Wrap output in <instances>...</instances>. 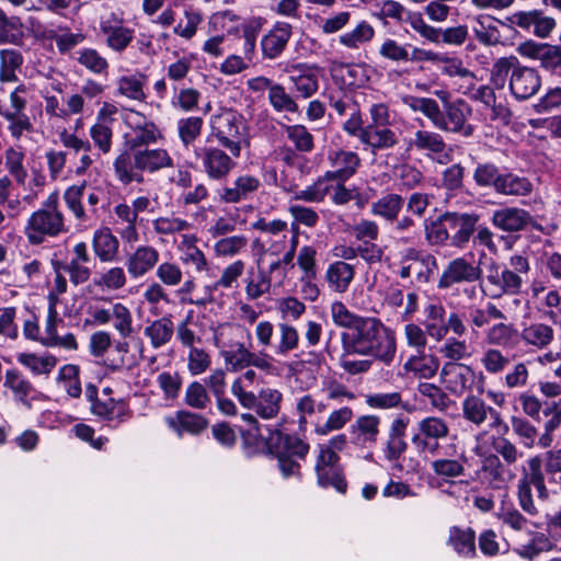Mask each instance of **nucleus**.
<instances>
[{
    "mask_svg": "<svg viewBox=\"0 0 561 561\" xmlns=\"http://www.w3.org/2000/svg\"><path fill=\"white\" fill-rule=\"evenodd\" d=\"M341 345L345 355L373 357L390 364L397 352L394 332L376 317H365L351 331L342 332Z\"/></svg>",
    "mask_w": 561,
    "mask_h": 561,
    "instance_id": "obj_1",
    "label": "nucleus"
},
{
    "mask_svg": "<svg viewBox=\"0 0 561 561\" xmlns=\"http://www.w3.org/2000/svg\"><path fill=\"white\" fill-rule=\"evenodd\" d=\"M490 81L497 89H503L508 83L511 94L519 101L528 100L541 88L539 72L522 65L514 55L494 61L490 70Z\"/></svg>",
    "mask_w": 561,
    "mask_h": 561,
    "instance_id": "obj_2",
    "label": "nucleus"
},
{
    "mask_svg": "<svg viewBox=\"0 0 561 561\" xmlns=\"http://www.w3.org/2000/svg\"><path fill=\"white\" fill-rule=\"evenodd\" d=\"M174 167V160L168 149L157 147L138 148L131 156L124 152L114 161L117 180L125 184L142 183L144 174H154Z\"/></svg>",
    "mask_w": 561,
    "mask_h": 561,
    "instance_id": "obj_3",
    "label": "nucleus"
},
{
    "mask_svg": "<svg viewBox=\"0 0 561 561\" xmlns=\"http://www.w3.org/2000/svg\"><path fill=\"white\" fill-rule=\"evenodd\" d=\"M210 133L229 152L239 158L241 150L250 146L249 127L244 117L231 108L221 110L210 117Z\"/></svg>",
    "mask_w": 561,
    "mask_h": 561,
    "instance_id": "obj_4",
    "label": "nucleus"
},
{
    "mask_svg": "<svg viewBox=\"0 0 561 561\" xmlns=\"http://www.w3.org/2000/svg\"><path fill=\"white\" fill-rule=\"evenodd\" d=\"M450 426L447 420L440 416H425L416 423V432L411 437V442L419 454L428 456H456L457 444L450 443L442 445L440 440L448 437Z\"/></svg>",
    "mask_w": 561,
    "mask_h": 561,
    "instance_id": "obj_5",
    "label": "nucleus"
},
{
    "mask_svg": "<svg viewBox=\"0 0 561 561\" xmlns=\"http://www.w3.org/2000/svg\"><path fill=\"white\" fill-rule=\"evenodd\" d=\"M66 231L62 213L57 208V195L48 197L45 208L34 211L27 219L25 236L31 244L37 245L47 237L55 238Z\"/></svg>",
    "mask_w": 561,
    "mask_h": 561,
    "instance_id": "obj_6",
    "label": "nucleus"
},
{
    "mask_svg": "<svg viewBox=\"0 0 561 561\" xmlns=\"http://www.w3.org/2000/svg\"><path fill=\"white\" fill-rule=\"evenodd\" d=\"M424 329L431 339L440 342L451 333L456 336H463L467 333V325L457 312L446 314L442 304H428L424 308Z\"/></svg>",
    "mask_w": 561,
    "mask_h": 561,
    "instance_id": "obj_7",
    "label": "nucleus"
},
{
    "mask_svg": "<svg viewBox=\"0 0 561 561\" xmlns=\"http://www.w3.org/2000/svg\"><path fill=\"white\" fill-rule=\"evenodd\" d=\"M220 355L228 369L234 373L249 367L270 373L274 367L271 355L266 352L255 353L251 345L247 346L243 342L236 343L230 350L221 351Z\"/></svg>",
    "mask_w": 561,
    "mask_h": 561,
    "instance_id": "obj_8",
    "label": "nucleus"
},
{
    "mask_svg": "<svg viewBox=\"0 0 561 561\" xmlns=\"http://www.w3.org/2000/svg\"><path fill=\"white\" fill-rule=\"evenodd\" d=\"M194 153L201 161L206 176L213 181L226 180L237 167V158L219 147L196 148Z\"/></svg>",
    "mask_w": 561,
    "mask_h": 561,
    "instance_id": "obj_9",
    "label": "nucleus"
},
{
    "mask_svg": "<svg viewBox=\"0 0 561 561\" xmlns=\"http://www.w3.org/2000/svg\"><path fill=\"white\" fill-rule=\"evenodd\" d=\"M411 28L424 39L438 44L440 41L448 45H462L468 37V27L457 25L445 30L430 25L422 14H412L410 16Z\"/></svg>",
    "mask_w": 561,
    "mask_h": 561,
    "instance_id": "obj_10",
    "label": "nucleus"
},
{
    "mask_svg": "<svg viewBox=\"0 0 561 561\" xmlns=\"http://www.w3.org/2000/svg\"><path fill=\"white\" fill-rule=\"evenodd\" d=\"M239 403L247 410H253L262 420H274L280 413L283 393L276 388H262L257 393L247 396Z\"/></svg>",
    "mask_w": 561,
    "mask_h": 561,
    "instance_id": "obj_11",
    "label": "nucleus"
},
{
    "mask_svg": "<svg viewBox=\"0 0 561 561\" xmlns=\"http://www.w3.org/2000/svg\"><path fill=\"white\" fill-rule=\"evenodd\" d=\"M461 411L463 419L476 426H481L490 419L492 428L503 427L504 432L508 431V426L504 423L501 413L479 396L469 394L465 398Z\"/></svg>",
    "mask_w": 561,
    "mask_h": 561,
    "instance_id": "obj_12",
    "label": "nucleus"
},
{
    "mask_svg": "<svg viewBox=\"0 0 561 561\" xmlns=\"http://www.w3.org/2000/svg\"><path fill=\"white\" fill-rule=\"evenodd\" d=\"M489 296L500 298L504 295H518L522 291L524 280L517 273L505 267L501 270L492 264L485 277Z\"/></svg>",
    "mask_w": 561,
    "mask_h": 561,
    "instance_id": "obj_13",
    "label": "nucleus"
},
{
    "mask_svg": "<svg viewBox=\"0 0 561 561\" xmlns=\"http://www.w3.org/2000/svg\"><path fill=\"white\" fill-rule=\"evenodd\" d=\"M439 377L444 387L456 396L471 391L476 382L472 367L460 363H444Z\"/></svg>",
    "mask_w": 561,
    "mask_h": 561,
    "instance_id": "obj_14",
    "label": "nucleus"
},
{
    "mask_svg": "<svg viewBox=\"0 0 561 561\" xmlns=\"http://www.w3.org/2000/svg\"><path fill=\"white\" fill-rule=\"evenodd\" d=\"M400 264L399 275L401 278L415 276L422 283L428 282L431 275L437 268V262L433 255H423L414 248H409L404 251Z\"/></svg>",
    "mask_w": 561,
    "mask_h": 561,
    "instance_id": "obj_15",
    "label": "nucleus"
},
{
    "mask_svg": "<svg viewBox=\"0 0 561 561\" xmlns=\"http://www.w3.org/2000/svg\"><path fill=\"white\" fill-rule=\"evenodd\" d=\"M261 187L260 178L250 173H240L229 184L218 190V197L225 204H238L251 199Z\"/></svg>",
    "mask_w": 561,
    "mask_h": 561,
    "instance_id": "obj_16",
    "label": "nucleus"
},
{
    "mask_svg": "<svg viewBox=\"0 0 561 561\" xmlns=\"http://www.w3.org/2000/svg\"><path fill=\"white\" fill-rule=\"evenodd\" d=\"M470 113L471 108L463 100L447 103L443 105L442 116L436 128L447 133H459L468 137L473 131L472 126L467 124Z\"/></svg>",
    "mask_w": 561,
    "mask_h": 561,
    "instance_id": "obj_17",
    "label": "nucleus"
},
{
    "mask_svg": "<svg viewBox=\"0 0 561 561\" xmlns=\"http://www.w3.org/2000/svg\"><path fill=\"white\" fill-rule=\"evenodd\" d=\"M480 277L481 268L478 265L465 257H456L443 271L438 280V287L447 289L460 283H474Z\"/></svg>",
    "mask_w": 561,
    "mask_h": 561,
    "instance_id": "obj_18",
    "label": "nucleus"
},
{
    "mask_svg": "<svg viewBox=\"0 0 561 561\" xmlns=\"http://www.w3.org/2000/svg\"><path fill=\"white\" fill-rule=\"evenodd\" d=\"M293 36L291 24L277 21L261 38V50L264 59L274 60L286 49Z\"/></svg>",
    "mask_w": 561,
    "mask_h": 561,
    "instance_id": "obj_19",
    "label": "nucleus"
},
{
    "mask_svg": "<svg viewBox=\"0 0 561 561\" xmlns=\"http://www.w3.org/2000/svg\"><path fill=\"white\" fill-rule=\"evenodd\" d=\"M476 446L473 451L476 455H483L489 449V440L491 442V446L497 453V456H501L506 465H514L517 460L523 456L517 448V446L511 442L508 438L501 436L495 437L489 435L488 431H481L476 436Z\"/></svg>",
    "mask_w": 561,
    "mask_h": 561,
    "instance_id": "obj_20",
    "label": "nucleus"
},
{
    "mask_svg": "<svg viewBox=\"0 0 561 561\" xmlns=\"http://www.w3.org/2000/svg\"><path fill=\"white\" fill-rule=\"evenodd\" d=\"M519 337L524 346L535 351H545L554 343L556 330L549 323L531 321L523 324Z\"/></svg>",
    "mask_w": 561,
    "mask_h": 561,
    "instance_id": "obj_21",
    "label": "nucleus"
},
{
    "mask_svg": "<svg viewBox=\"0 0 561 561\" xmlns=\"http://www.w3.org/2000/svg\"><path fill=\"white\" fill-rule=\"evenodd\" d=\"M160 261L159 250L149 244L138 245L126 259V268L133 278H140L157 267Z\"/></svg>",
    "mask_w": 561,
    "mask_h": 561,
    "instance_id": "obj_22",
    "label": "nucleus"
},
{
    "mask_svg": "<svg viewBox=\"0 0 561 561\" xmlns=\"http://www.w3.org/2000/svg\"><path fill=\"white\" fill-rule=\"evenodd\" d=\"M245 263L242 260H236L228 265H226L216 282L211 285L207 286V295L201 299H188L191 304L197 306H205L206 304H210L215 301L213 296L214 290L218 289H231L238 286V282L240 277L244 274Z\"/></svg>",
    "mask_w": 561,
    "mask_h": 561,
    "instance_id": "obj_23",
    "label": "nucleus"
},
{
    "mask_svg": "<svg viewBox=\"0 0 561 561\" xmlns=\"http://www.w3.org/2000/svg\"><path fill=\"white\" fill-rule=\"evenodd\" d=\"M266 445L274 454H285L287 457L306 459L310 446L308 443L295 435L283 434L275 430L270 432Z\"/></svg>",
    "mask_w": 561,
    "mask_h": 561,
    "instance_id": "obj_24",
    "label": "nucleus"
},
{
    "mask_svg": "<svg viewBox=\"0 0 561 561\" xmlns=\"http://www.w3.org/2000/svg\"><path fill=\"white\" fill-rule=\"evenodd\" d=\"M491 222L504 232H519L533 222V217L523 208L506 206L493 211Z\"/></svg>",
    "mask_w": 561,
    "mask_h": 561,
    "instance_id": "obj_25",
    "label": "nucleus"
},
{
    "mask_svg": "<svg viewBox=\"0 0 561 561\" xmlns=\"http://www.w3.org/2000/svg\"><path fill=\"white\" fill-rule=\"evenodd\" d=\"M133 113L139 116L141 121L131 127V137L128 140L131 152L137 151L138 148L150 147V145L164 139L161 129L154 122L147 119L140 112L133 111Z\"/></svg>",
    "mask_w": 561,
    "mask_h": 561,
    "instance_id": "obj_26",
    "label": "nucleus"
},
{
    "mask_svg": "<svg viewBox=\"0 0 561 561\" xmlns=\"http://www.w3.org/2000/svg\"><path fill=\"white\" fill-rule=\"evenodd\" d=\"M319 72L317 66L295 65L289 70V80L296 92L304 99L312 96L319 89Z\"/></svg>",
    "mask_w": 561,
    "mask_h": 561,
    "instance_id": "obj_27",
    "label": "nucleus"
},
{
    "mask_svg": "<svg viewBox=\"0 0 561 561\" xmlns=\"http://www.w3.org/2000/svg\"><path fill=\"white\" fill-rule=\"evenodd\" d=\"M175 334V324L171 314L147 321L144 336L148 339L153 350H160L171 343Z\"/></svg>",
    "mask_w": 561,
    "mask_h": 561,
    "instance_id": "obj_28",
    "label": "nucleus"
},
{
    "mask_svg": "<svg viewBox=\"0 0 561 561\" xmlns=\"http://www.w3.org/2000/svg\"><path fill=\"white\" fill-rule=\"evenodd\" d=\"M381 420L375 414H365L356 417L350 426L353 444L365 447L377 442L380 434Z\"/></svg>",
    "mask_w": 561,
    "mask_h": 561,
    "instance_id": "obj_29",
    "label": "nucleus"
},
{
    "mask_svg": "<svg viewBox=\"0 0 561 561\" xmlns=\"http://www.w3.org/2000/svg\"><path fill=\"white\" fill-rule=\"evenodd\" d=\"M328 159L333 171L325 173L327 179L331 180H347L357 170L360 159L357 153L353 151H345L342 149L332 150L329 152Z\"/></svg>",
    "mask_w": 561,
    "mask_h": 561,
    "instance_id": "obj_30",
    "label": "nucleus"
},
{
    "mask_svg": "<svg viewBox=\"0 0 561 561\" xmlns=\"http://www.w3.org/2000/svg\"><path fill=\"white\" fill-rule=\"evenodd\" d=\"M92 250L100 262H115L119 254V240L110 228H100L93 233Z\"/></svg>",
    "mask_w": 561,
    "mask_h": 561,
    "instance_id": "obj_31",
    "label": "nucleus"
},
{
    "mask_svg": "<svg viewBox=\"0 0 561 561\" xmlns=\"http://www.w3.org/2000/svg\"><path fill=\"white\" fill-rule=\"evenodd\" d=\"M438 369V357L425 351L415 352L403 364L404 373L419 379H431L437 374Z\"/></svg>",
    "mask_w": 561,
    "mask_h": 561,
    "instance_id": "obj_32",
    "label": "nucleus"
},
{
    "mask_svg": "<svg viewBox=\"0 0 561 561\" xmlns=\"http://www.w3.org/2000/svg\"><path fill=\"white\" fill-rule=\"evenodd\" d=\"M362 144L376 153L394 148L399 144V137L389 126H365Z\"/></svg>",
    "mask_w": 561,
    "mask_h": 561,
    "instance_id": "obj_33",
    "label": "nucleus"
},
{
    "mask_svg": "<svg viewBox=\"0 0 561 561\" xmlns=\"http://www.w3.org/2000/svg\"><path fill=\"white\" fill-rule=\"evenodd\" d=\"M355 277L354 265L344 261L331 263L325 271V282L330 290L336 294H344L348 290Z\"/></svg>",
    "mask_w": 561,
    "mask_h": 561,
    "instance_id": "obj_34",
    "label": "nucleus"
},
{
    "mask_svg": "<svg viewBox=\"0 0 561 561\" xmlns=\"http://www.w3.org/2000/svg\"><path fill=\"white\" fill-rule=\"evenodd\" d=\"M444 219L448 221L453 244L458 247L468 242L478 222V216L473 214L447 213Z\"/></svg>",
    "mask_w": 561,
    "mask_h": 561,
    "instance_id": "obj_35",
    "label": "nucleus"
},
{
    "mask_svg": "<svg viewBox=\"0 0 561 561\" xmlns=\"http://www.w3.org/2000/svg\"><path fill=\"white\" fill-rule=\"evenodd\" d=\"M127 284V276L123 267L113 266L96 275L88 285L90 294H105L117 291Z\"/></svg>",
    "mask_w": 561,
    "mask_h": 561,
    "instance_id": "obj_36",
    "label": "nucleus"
},
{
    "mask_svg": "<svg viewBox=\"0 0 561 561\" xmlns=\"http://www.w3.org/2000/svg\"><path fill=\"white\" fill-rule=\"evenodd\" d=\"M433 457L431 469L436 477L447 480L465 474V462L467 461L465 451L458 453L457 450L454 457L444 454Z\"/></svg>",
    "mask_w": 561,
    "mask_h": 561,
    "instance_id": "obj_37",
    "label": "nucleus"
},
{
    "mask_svg": "<svg viewBox=\"0 0 561 561\" xmlns=\"http://www.w3.org/2000/svg\"><path fill=\"white\" fill-rule=\"evenodd\" d=\"M407 151L419 150L430 153H440L445 150L446 144L443 137L431 130L417 129L411 137H403Z\"/></svg>",
    "mask_w": 561,
    "mask_h": 561,
    "instance_id": "obj_38",
    "label": "nucleus"
},
{
    "mask_svg": "<svg viewBox=\"0 0 561 561\" xmlns=\"http://www.w3.org/2000/svg\"><path fill=\"white\" fill-rule=\"evenodd\" d=\"M146 81L147 77L141 72L121 76L116 80V94L128 100L144 102L147 98Z\"/></svg>",
    "mask_w": 561,
    "mask_h": 561,
    "instance_id": "obj_39",
    "label": "nucleus"
},
{
    "mask_svg": "<svg viewBox=\"0 0 561 561\" xmlns=\"http://www.w3.org/2000/svg\"><path fill=\"white\" fill-rule=\"evenodd\" d=\"M482 474L489 484L494 489L502 488L514 474L506 469L500 457L495 454L488 455L481 467Z\"/></svg>",
    "mask_w": 561,
    "mask_h": 561,
    "instance_id": "obj_40",
    "label": "nucleus"
},
{
    "mask_svg": "<svg viewBox=\"0 0 561 561\" xmlns=\"http://www.w3.org/2000/svg\"><path fill=\"white\" fill-rule=\"evenodd\" d=\"M447 543L460 557L473 558L476 556V534L470 527H450Z\"/></svg>",
    "mask_w": 561,
    "mask_h": 561,
    "instance_id": "obj_41",
    "label": "nucleus"
},
{
    "mask_svg": "<svg viewBox=\"0 0 561 561\" xmlns=\"http://www.w3.org/2000/svg\"><path fill=\"white\" fill-rule=\"evenodd\" d=\"M91 411L93 414L108 421L124 422L130 416V411L123 401H116L112 398L95 399L92 402Z\"/></svg>",
    "mask_w": 561,
    "mask_h": 561,
    "instance_id": "obj_42",
    "label": "nucleus"
},
{
    "mask_svg": "<svg viewBox=\"0 0 561 561\" xmlns=\"http://www.w3.org/2000/svg\"><path fill=\"white\" fill-rule=\"evenodd\" d=\"M533 183L525 176H518L513 173L501 175L496 183V193L507 196L525 197L531 194Z\"/></svg>",
    "mask_w": 561,
    "mask_h": 561,
    "instance_id": "obj_43",
    "label": "nucleus"
},
{
    "mask_svg": "<svg viewBox=\"0 0 561 561\" xmlns=\"http://www.w3.org/2000/svg\"><path fill=\"white\" fill-rule=\"evenodd\" d=\"M277 341L272 348L276 356L285 357L299 347L300 336L294 325L280 322L277 324Z\"/></svg>",
    "mask_w": 561,
    "mask_h": 561,
    "instance_id": "obj_44",
    "label": "nucleus"
},
{
    "mask_svg": "<svg viewBox=\"0 0 561 561\" xmlns=\"http://www.w3.org/2000/svg\"><path fill=\"white\" fill-rule=\"evenodd\" d=\"M354 417V411L350 407H342L331 411L322 424L314 426V433L319 436H327L332 432L344 428Z\"/></svg>",
    "mask_w": 561,
    "mask_h": 561,
    "instance_id": "obj_45",
    "label": "nucleus"
},
{
    "mask_svg": "<svg viewBox=\"0 0 561 561\" xmlns=\"http://www.w3.org/2000/svg\"><path fill=\"white\" fill-rule=\"evenodd\" d=\"M18 362L35 375H48L57 365V358L48 353L37 355L34 353H20Z\"/></svg>",
    "mask_w": 561,
    "mask_h": 561,
    "instance_id": "obj_46",
    "label": "nucleus"
},
{
    "mask_svg": "<svg viewBox=\"0 0 561 561\" xmlns=\"http://www.w3.org/2000/svg\"><path fill=\"white\" fill-rule=\"evenodd\" d=\"M444 343L439 347V354L447 359L446 363H459L472 356L470 344L459 336L445 337Z\"/></svg>",
    "mask_w": 561,
    "mask_h": 561,
    "instance_id": "obj_47",
    "label": "nucleus"
},
{
    "mask_svg": "<svg viewBox=\"0 0 561 561\" xmlns=\"http://www.w3.org/2000/svg\"><path fill=\"white\" fill-rule=\"evenodd\" d=\"M403 207V198L398 194H387L371 204V214L393 221L398 218Z\"/></svg>",
    "mask_w": 561,
    "mask_h": 561,
    "instance_id": "obj_48",
    "label": "nucleus"
},
{
    "mask_svg": "<svg viewBox=\"0 0 561 561\" xmlns=\"http://www.w3.org/2000/svg\"><path fill=\"white\" fill-rule=\"evenodd\" d=\"M24 159L25 153L20 147H9L4 152L5 168L19 185H24L27 179Z\"/></svg>",
    "mask_w": 561,
    "mask_h": 561,
    "instance_id": "obj_49",
    "label": "nucleus"
},
{
    "mask_svg": "<svg viewBox=\"0 0 561 561\" xmlns=\"http://www.w3.org/2000/svg\"><path fill=\"white\" fill-rule=\"evenodd\" d=\"M480 363L488 375L499 376L510 366L511 359L500 348L489 347L482 352Z\"/></svg>",
    "mask_w": 561,
    "mask_h": 561,
    "instance_id": "obj_50",
    "label": "nucleus"
},
{
    "mask_svg": "<svg viewBox=\"0 0 561 561\" xmlns=\"http://www.w3.org/2000/svg\"><path fill=\"white\" fill-rule=\"evenodd\" d=\"M4 387L21 402H25L27 397L34 391L32 382L21 371L14 368L5 371Z\"/></svg>",
    "mask_w": 561,
    "mask_h": 561,
    "instance_id": "obj_51",
    "label": "nucleus"
},
{
    "mask_svg": "<svg viewBox=\"0 0 561 561\" xmlns=\"http://www.w3.org/2000/svg\"><path fill=\"white\" fill-rule=\"evenodd\" d=\"M272 287L271 277L262 270L249 272L244 279V293L249 300H256L268 294Z\"/></svg>",
    "mask_w": 561,
    "mask_h": 561,
    "instance_id": "obj_52",
    "label": "nucleus"
},
{
    "mask_svg": "<svg viewBox=\"0 0 561 561\" xmlns=\"http://www.w3.org/2000/svg\"><path fill=\"white\" fill-rule=\"evenodd\" d=\"M144 300L149 305V312L152 316H160L162 308L171 304L169 294L159 282L149 283L142 294Z\"/></svg>",
    "mask_w": 561,
    "mask_h": 561,
    "instance_id": "obj_53",
    "label": "nucleus"
},
{
    "mask_svg": "<svg viewBox=\"0 0 561 561\" xmlns=\"http://www.w3.org/2000/svg\"><path fill=\"white\" fill-rule=\"evenodd\" d=\"M374 36V27L366 21H363L352 31L343 33L339 37V42L346 48L358 49L362 45L369 43Z\"/></svg>",
    "mask_w": 561,
    "mask_h": 561,
    "instance_id": "obj_54",
    "label": "nucleus"
},
{
    "mask_svg": "<svg viewBox=\"0 0 561 561\" xmlns=\"http://www.w3.org/2000/svg\"><path fill=\"white\" fill-rule=\"evenodd\" d=\"M23 64V56L15 49L0 50V81L15 82L18 80L16 70Z\"/></svg>",
    "mask_w": 561,
    "mask_h": 561,
    "instance_id": "obj_55",
    "label": "nucleus"
},
{
    "mask_svg": "<svg viewBox=\"0 0 561 561\" xmlns=\"http://www.w3.org/2000/svg\"><path fill=\"white\" fill-rule=\"evenodd\" d=\"M248 243L243 234L224 237L215 242L214 253L217 257H234L247 249Z\"/></svg>",
    "mask_w": 561,
    "mask_h": 561,
    "instance_id": "obj_56",
    "label": "nucleus"
},
{
    "mask_svg": "<svg viewBox=\"0 0 561 561\" xmlns=\"http://www.w3.org/2000/svg\"><path fill=\"white\" fill-rule=\"evenodd\" d=\"M403 102L413 112L422 113L437 127L443 111L435 100L430 98L407 96Z\"/></svg>",
    "mask_w": 561,
    "mask_h": 561,
    "instance_id": "obj_57",
    "label": "nucleus"
},
{
    "mask_svg": "<svg viewBox=\"0 0 561 561\" xmlns=\"http://www.w3.org/2000/svg\"><path fill=\"white\" fill-rule=\"evenodd\" d=\"M203 22V14L193 8H188L183 12V19L173 27V33L186 41L192 39Z\"/></svg>",
    "mask_w": 561,
    "mask_h": 561,
    "instance_id": "obj_58",
    "label": "nucleus"
},
{
    "mask_svg": "<svg viewBox=\"0 0 561 561\" xmlns=\"http://www.w3.org/2000/svg\"><path fill=\"white\" fill-rule=\"evenodd\" d=\"M85 188L87 182L82 181L81 183L69 186L64 193V199L68 209L80 222H84L87 220V214L82 204Z\"/></svg>",
    "mask_w": 561,
    "mask_h": 561,
    "instance_id": "obj_59",
    "label": "nucleus"
},
{
    "mask_svg": "<svg viewBox=\"0 0 561 561\" xmlns=\"http://www.w3.org/2000/svg\"><path fill=\"white\" fill-rule=\"evenodd\" d=\"M476 38L483 45L494 46L501 43L502 35L490 16H481L473 28Z\"/></svg>",
    "mask_w": 561,
    "mask_h": 561,
    "instance_id": "obj_60",
    "label": "nucleus"
},
{
    "mask_svg": "<svg viewBox=\"0 0 561 561\" xmlns=\"http://www.w3.org/2000/svg\"><path fill=\"white\" fill-rule=\"evenodd\" d=\"M319 485L332 486L340 493H345L347 483L339 465L314 468Z\"/></svg>",
    "mask_w": 561,
    "mask_h": 561,
    "instance_id": "obj_61",
    "label": "nucleus"
},
{
    "mask_svg": "<svg viewBox=\"0 0 561 561\" xmlns=\"http://www.w3.org/2000/svg\"><path fill=\"white\" fill-rule=\"evenodd\" d=\"M412 14H421L416 11L408 10L402 3L396 0H383L379 5V11L376 16L386 21L387 19L394 20L396 22H407L411 25L410 16Z\"/></svg>",
    "mask_w": 561,
    "mask_h": 561,
    "instance_id": "obj_62",
    "label": "nucleus"
},
{
    "mask_svg": "<svg viewBox=\"0 0 561 561\" xmlns=\"http://www.w3.org/2000/svg\"><path fill=\"white\" fill-rule=\"evenodd\" d=\"M543 413L546 416L550 415V419L543 425V433L538 439V445L541 448H548L554 440V431L561 425V409L557 402H552Z\"/></svg>",
    "mask_w": 561,
    "mask_h": 561,
    "instance_id": "obj_63",
    "label": "nucleus"
},
{
    "mask_svg": "<svg viewBox=\"0 0 561 561\" xmlns=\"http://www.w3.org/2000/svg\"><path fill=\"white\" fill-rule=\"evenodd\" d=\"M79 374V367L73 364L62 366L58 374V382L60 383L61 388L72 398H79L82 392Z\"/></svg>",
    "mask_w": 561,
    "mask_h": 561,
    "instance_id": "obj_64",
    "label": "nucleus"
}]
</instances>
